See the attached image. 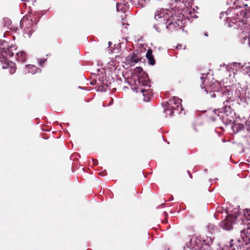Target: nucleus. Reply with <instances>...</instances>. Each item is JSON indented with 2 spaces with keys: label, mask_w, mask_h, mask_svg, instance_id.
I'll use <instances>...</instances> for the list:
<instances>
[{
  "label": "nucleus",
  "mask_w": 250,
  "mask_h": 250,
  "mask_svg": "<svg viewBox=\"0 0 250 250\" xmlns=\"http://www.w3.org/2000/svg\"><path fill=\"white\" fill-rule=\"evenodd\" d=\"M181 102L182 100L176 97H173L167 102L164 107L166 114L172 117L181 113L183 110Z\"/></svg>",
  "instance_id": "f257e3e1"
},
{
  "label": "nucleus",
  "mask_w": 250,
  "mask_h": 250,
  "mask_svg": "<svg viewBox=\"0 0 250 250\" xmlns=\"http://www.w3.org/2000/svg\"><path fill=\"white\" fill-rule=\"evenodd\" d=\"M244 215L247 221L250 222L246 223L244 222V220H242L239 228L241 229V237L243 242L245 245H248L250 243V209H246L245 211Z\"/></svg>",
  "instance_id": "f03ea898"
},
{
  "label": "nucleus",
  "mask_w": 250,
  "mask_h": 250,
  "mask_svg": "<svg viewBox=\"0 0 250 250\" xmlns=\"http://www.w3.org/2000/svg\"><path fill=\"white\" fill-rule=\"evenodd\" d=\"M183 16H177L176 15H172L164 24L166 28L172 31L177 30L182 27Z\"/></svg>",
  "instance_id": "7ed1b4c3"
},
{
  "label": "nucleus",
  "mask_w": 250,
  "mask_h": 250,
  "mask_svg": "<svg viewBox=\"0 0 250 250\" xmlns=\"http://www.w3.org/2000/svg\"><path fill=\"white\" fill-rule=\"evenodd\" d=\"M173 15L171 11L167 9H161L157 10L155 14V19L159 21V24H164L168 19H169Z\"/></svg>",
  "instance_id": "20e7f679"
},
{
  "label": "nucleus",
  "mask_w": 250,
  "mask_h": 250,
  "mask_svg": "<svg viewBox=\"0 0 250 250\" xmlns=\"http://www.w3.org/2000/svg\"><path fill=\"white\" fill-rule=\"evenodd\" d=\"M205 242V241L203 240L201 237L192 236L189 242L187 244V246L191 250H200Z\"/></svg>",
  "instance_id": "39448f33"
},
{
  "label": "nucleus",
  "mask_w": 250,
  "mask_h": 250,
  "mask_svg": "<svg viewBox=\"0 0 250 250\" xmlns=\"http://www.w3.org/2000/svg\"><path fill=\"white\" fill-rule=\"evenodd\" d=\"M37 22V21L35 20L34 21H33L32 18H31V16H29V17H23L20 22V26L21 28H23L24 30L27 29H31L29 30L27 33L28 34L31 35L33 30L32 28V26H33V22L34 24H36Z\"/></svg>",
  "instance_id": "423d86ee"
},
{
  "label": "nucleus",
  "mask_w": 250,
  "mask_h": 250,
  "mask_svg": "<svg viewBox=\"0 0 250 250\" xmlns=\"http://www.w3.org/2000/svg\"><path fill=\"white\" fill-rule=\"evenodd\" d=\"M236 220V217L232 215L227 216L222 223V227L224 229L230 230L232 229L233 225Z\"/></svg>",
  "instance_id": "0eeeda50"
},
{
  "label": "nucleus",
  "mask_w": 250,
  "mask_h": 250,
  "mask_svg": "<svg viewBox=\"0 0 250 250\" xmlns=\"http://www.w3.org/2000/svg\"><path fill=\"white\" fill-rule=\"evenodd\" d=\"M2 68L3 69H9L11 74H14L16 70L15 64L11 62L8 61L6 57L5 61H4L3 63L2 64Z\"/></svg>",
  "instance_id": "6e6552de"
},
{
  "label": "nucleus",
  "mask_w": 250,
  "mask_h": 250,
  "mask_svg": "<svg viewBox=\"0 0 250 250\" xmlns=\"http://www.w3.org/2000/svg\"><path fill=\"white\" fill-rule=\"evenodd\" d=\"M229 103V101L228 100H226V101L223 102V106L222 107L221 109H220L221 111V113H223L226 115L227 116H229V115L231 114L232 113V108L231 106L229 105H228V103Z\"/></svg>",
  "instance_id": "1a4fd4ad"
},
{
  "label": "nucleus",
  "mask_w": 250,
  "mask_h": 250,
  "mask_svg": "<svg viewBox=\"0 0 250 250\" xmlns=\"http://www.w3.org/2000/svg\"><path fill=\"white\" fill-rule=\"evenodd\" d=\"M146 57L148 60L149 64L153 65L155 64V60L154 56L152 54V50L151 49H148L146 53Z\"/></svg>",
  "instance_id": "9d476101"
},
{
  "label": "nucleus",
  "mask_w": 250,
  "mask_h": 250,
  "mask_svg": "<svg viewBox=\"0 0 250 250\" xmlns=\"http://www.w3.org/2000/svg\"><path fill=\"white\" fill-rule=\"evenodd\" d=\"M16 56L18 61L21 62H24L26 60L27 55L25 52L21 51L17 53Z\"/></svg>",
  "instance_id": "9b49d317"
},
{
  "label": "nucleus",
  "mask_w": 250,
  "mask_h": 250,
  "mask_svg": "<svg viewBox=\"0 0 250 250\" xmlns=\"http://www.w3.org/2000/svg\"><path fill=\"white\" fill-rule=\"evenodd\" d=\"M141 91L144 96V100L145 101H148L150 99V93L151 92V89L146 90L144 88H141Z\"/></svg>",
  "instance_id": "f8f14e48"
},
{
  "label": "nucleus",
  "mask_w": 250,
  "mask_h": 250,
  "mask_svg": "<svg viewBox=\"0 0 250 250\" xmlns=\"http://www.w3.org/2000/svg\"><path fill=\"white\" fill-rule=\"evenodd\" d=\"M6 54L7 53L4 50V49L0 47V66H2L4 61H5Z\"/></svg>",
  "instance_id": "ddd939ff"
},
{
  "label": "nucleus",
  "mask_w": 250,
  "mask_h": 250,
  "mask_svg": "<svg viewBox=\"0 0 250 250\" xmlns=\"http://www.w3.org/2000/svg\"><path fill=\"white\" fill-rule=\"evenodd\" d=\"M176 2L181 1L184 4V6L186 7L191 6L192 4L193 0H175Z\"/></svg>",
  "instance_id": "4468645a"
},
{
  "label": "nucleus",
  "mask_w": 250,
  "mask_h": 250,
  "mask_svg": "<svg viewBox=\"0 0 250 250\" xmlns=\"http://www.w3.org/2000/svg\"><path fill=\"white\" fill-rule=\"evenodd\" d=\"M141 60L140 58H138L136 54L134 52L133 53V54L130 59V63H137Z\"/></svg>",
  "instance_id": "2eb2a0df"
},
{
  "label": "nucleus",
  "mask_w": 250,
  "mask_h": 250,
  "mask_svg": "<svg viewBox=\"0 0 250 250\" xmlns=\"http://www.w3.org/2000/svg\"><path fill=\"white\" fill-rule=\"evenodd\" d=\"M47 61V59H38V62H39V64L42 66H43V64Z\"/></svg>",
  "instance_id": "dca6fc26"
},
{
  "label": "nucleus",
  "mask_w": 250,
  "mask_h": 250,
  "mask_svg": "<svg viewBox=\"0 0 250 250\" xmlns=\"http://www.w3.org/2000/svg\"><path fill=\"white\" fill-rule=\"evenodd\" d=\"M236 127L238 128L239 130H243L244 128V125L241 124H237L235 125Z\"/></svg>",
  "instance_id": "f3484780"
},
{
  "label": "nucleus",
  "mask_w": 250,
  "mask_h": 250,
  "mask_svg": "<svg viewBox=\"0 0 250 250\" xmlns=\"http://www.w3.org/2000/svg\"><path fill=\"white\" fill-rule=\"evenodd\" d=\"M143 70L141 67H137L135 69V71L136 73H141L143 72Z\"/></svg>",
  "instance_id": "a211bd4d"
},
{
  "label": "nucleus",
  "mask_w": 250,
  "mask_h": 250,
  "mask_svg": "<svg viewBox=\"0 0 250 250\" xmlns=\"http://www.w3.org/2000/svg\"><path fill=\"white\" fill-rule=\"evenodd\" d=\"M232 241H233V240H231L230 241V246H229V250H235V248L233 247L234 244L232 243Z\"/></svg>",
  "instance_id": "6ab92c4d"
},
{
  "label": "nucleus",
  "mask_w": 250,
  "mask_h": 250,
  "mask_svg": "<svg viewBox=\"0 0 250 250\" xmlns=\"http://www.w3.org/2000/svg\"><path fill=\"white\" fill-rule=\"evenodd\" d=\"M124 1L123 2V4L124 5H126L128 2H135V0H123Z\"/></svg>",
  "instance_id": "aec40b11"
},
{
  "label": "nucleus",
  "mask_w": 250,
  "mask_h": 250,
  "mask_svg": "<svg viewBox=\"0 0 250 250\" xmlns=\"http://www.w3.org/2000/svg\"><path fill=\"white\" fill-rule=\"evenodd\" d=\"M216 211L218 213H223L224 208L222 207H218Z\"/></svg>",
  "instance_id": "412c9836"
},
{
  "label": "nucleus",
  "mask_w": 250,
  "mask_h": 250,
  "mask_svg": "<svg viewBox=\"0 0 250 250\" xmlns=\"http://www.w3.org/2000/svg\"><path fill=\"white\" fill-rule=\"evenodd\" d=\"M222 121L223 123H227L229 121V119H225L224 118H223L222 119Z\"/></svg>",
  "instance_id": "4be33fe9"
},
{
  "label": "nucleus",
  "mask_w": 250,
  "mask_h": 250,
  "mask_svg": "<svg viewBox=\"0 0 250 250\" xmlns=\"http://www.w3.org/2000/svg\"><path fill=\"white\" fill-rule=\"evenodd\" d=\"M248 42V45L249 47H250V34L249 35Z\"/></svg>",
  "instance_id": "5701e85b"
},
{
  "label": "nucleus",
  "mask_w": 250,
  "mask_h": 250,
  "mask_svg": "<svg viewBox=\"0 0 250 250\" xmlns=\"http://www.w3.org/2000/svg\"><path fill=\"white\" fill-rule=\"evenodd\" d=\"M93 162H94V164L95 165H98V160H96V159H93Z\"/></svg>",
  "instance_id": "b1692460"
},
{
  "label": "nucleus",
  "mask_w": 250,
  "mask_h": 250,
  "mask_svg": "<svg viewBox=\"0 0 250 250\" xmlns=\"http://www.w3.org/2000/svg\"><path fill=\"white\" fill-rule=\"evenodd\" d=\"M246 125H248L249 127L247 128L248 130L250 131V122H249L246 124Z\"/></svg>",
  "instance_id": "393cba45"
},
{
  "label": "nucleus",
  "mask_w": 250,
  "mask_h": 250,
  "mask_svg": "<svg viewBox=\"0 0 250 250\" xmlns=\"http://www.w3.org/2000/svg\"><path fill=\"white\" fill-rule=\"evenodd\" d=\"M210 96L211 97L214 98L216 97V95L214 92H212V93L210 94Z\"/></svg>",
  "instance_id": "a878e982"
},
{
  "label": "nucleus",
  "mask_w": 250,
  "mask_h": 250,
  "mask_svg": "<svg viewBox=\"0 0 250 250\" xmlns=\"http://www.w3.org/2000/svg\"><path fill=\"white\" fill-rule=\"evenodd\" d=\"M120 4L119 3H117V10L118 11L119 10V6H120Z\"/></svg>",
  "instance_id": "bb28decb"
},
{
  "label": "nucleus",
  "mask_w": 250,
  "mask_h": 250,
  "mask_svg": "<svg viewBox=\"0 0 250 250\" xmlns=\"http://www.w3.org/2000/svg\"><path fill=\"white\" fill-rule=\"evenodd\" d=\"M188 173L189 174L190 177L191 178H192V174H191V173H190L188 171Z\"/></svg>",
  "instance_id": "cd10ccee"
},
{
  "label": "nucleus",
  "mask_w": 250,
  "mask_h": 250,
  "mask_svg": "<svg viewBox=\"0 0 250 250\" xmlns=\"http://www.w3.org/2000/svg\"><path fill=\"white\" fill-rule=\"evenodd\" d=\"M204 35H205V36L208 37V34L207 33H205Z\"/></svg>",
  "instance_id": "c85d7f7f"
},
{
  "label": "nucleus",
  "mask_w": 250,
  "mask_h": 250,
  "mask_svg": "<svg viewBox=\"0 0 250 250\" xmlns=\"http://www.w3.org/2000/svg\"><path fill=\"white\" fill-rule=\"evenodd\" d=\"M111 44H112V43H111V42H108V45H109V46H110Z\"/></svg>",
  "instance_id": "c756f323"
},
{
  "label": "nucleus",
  "mask_w": 250,
  "mask_h": 250,
  "mask_svg": "<svg viewBox=\"0 0 250 250\" xmlns=\"http://www.w3.org/2000/svg\"><path fill=\"white\" fill-rule=\"evenodd\" d=\"M144 85L147 84V83H143Z\"/></svg>",
  "instance_id": "7c9ffc66"
},
{
  "label": "nucleus",
  "mask_w": 250,
  "mask_h": 250,
  "mask_svg": "<svg viewBox=\"0 0 250 250\" xmlns=\"http://www.w3.org/2000/svg\"><path fill=\"white\" fill-rule=\"evenodd\" d=\"M249 137L250 138V135L249 136Z\"/></svg>",
  "instance_id": "2f4dec72"
}]
</instances>
